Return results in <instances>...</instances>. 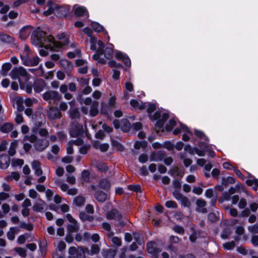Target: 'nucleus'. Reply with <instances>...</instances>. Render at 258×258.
Listing matches in <instances>:
<instances>
[{
  "label": "nucleus",
  "instance_id": "nucleus-3",
  "mask_svg": "<svg viewBox=\"0 0 258 258\" xmlns=\"http://www.w3.org/2000/svg\"><path fill=\"white\" fill-rule=\"evenodd\" d=\"M42 96L44 100L49 103H55L61 99V95L58 92L53 90H48L45 92Z\"/></svg>",
  "mask_w": 258,
  "mask_h": 258
},
{
  "label": "nucleus",
  "instance_id": "nucleus-59",
  "mask_svg": "<svg viewBox=\"0 0 258 258\" xmlns=\"http://www.w3.org/2000/svg\"><path fill=\"white\" fill-rule=\"evenodd\" d=\"M77 80L82 86H85L89 85L90 79L81 78Z\"/></svg>",
  "mask_w": 258,
  "mask_h": 258
},
{
  "label": "nucleus",
  "instance_id": "nucleus-56",
  "mask_svg": "<svg viewBox=\"0 0 258 258\" xmlns=\"http://www.w3.org/2000/svg\"><path fill=\"white\" fill-rule=\"evenodd\" d=\"M55 183L57 184L60 185V189L63 191H68L69 189V186L66 183H60V181L59 180H56Z\"/></svg>",
  "mask_w": 258,
  "mask_h": 258
},
{
  "label": "nucleus",
  "instance_id": "nucleus-20",
  "mask_svg": "<svg viewBox=\"0 0 258 258\" xmlns=\"http://www.w3.org/2000/svg\"><path fill=\"white\" fill-rule=\"evenodd\" d=\"M113 45L112 44H110L109 46L106 47L105 49H103L104 57L103 58L106 61L107 59H111L113 56Z\"/></svg>",
  "mask_w": 258,
  "mask_h": 258
},
{
  "label": "nucleus",
  "instance_id": "nucleus-16",
  "mask_svg": "<svg viewBox=\"0 0 258 258\" xmlns=\"http://www.w3.org/2000/svg\"><path fill=\"white\" fill-rule=\"evenodd\" d=\"M10 158L6 154L0 155V168L7 169L10 165Z\"/></svg>",
  "mask_w": 258,
  "mask_h": 258
},
{
  "label": "nucleus",
  "instance_id": "nucleus-37",
  "mask_svg": "<svg viewBox=\"0 0 258 258\" xmlns=\"http://www.w3.org/2000/svg\"><path fill=\"white\" fill-rule=\"evenodd\" d=\"M70 117L72 119H78L80 117V113L78 109L73 108L70 111Z\"/></svg>",
  "mask_w": 258,
  "mask_h": 258
},
{
  "label": "nucleus",
  "instance_id": "nucleus-52",
  "mask_svg": "<svg viewBox=\"0 0 258 258\" xmlns=\"http://www.w3.org/2000/svg\"><path fill=\"white\" fill-rule=\"evenodd\" d=\"M165 206L168 208L176 209L177 208V204L173 201H167L165 204Z\"/></svg>",
  "mask_w": 258,
  "mask_h": 258
},
{
  "label": "nucleus",
  "instance_id": "nucleus-23",
  "mask_svg": "<svg viewBox=\"0 0 258 258\" xmlns=\"http://www.w3.org/2000/svg\"><path fill=\"white\" fill-rule=\"evenodd\" d=\"M57 16L60 18L66 17L69 12V9L63 6H59L56 9Z\"/></svg>",
  "mask_w": 258,
  "mask_h": 258
},
{
  "label": "nucleus",
  "instance_id": "nucleus-64",
  "mask_svg": "<svg viewBox=\"0 0 258 258\" xmlns=\"http://www.w3.org/2000/svg\"><path fill=\"white\" fill-rule=\"evenodd\" d=\"M112 241L117 246H120L121 245L122 242L120 238L118 237H113L112 238Z\"/></svg>",
  "mask_w": 258,
  "mask_h": 258
},
{
  "label": "nucleus",
  "instance_id": "nucleus-19",
  "mask_svg": "<svg viewBox=\"0 0 258 258\" xmlns=\"http://www.w3.org/2000/svg\"><path fill=\"white\" fill-rule=\"evenodd\" d=\"M131 105L134 109L143 110L146 108V103L139 102L137 100L132 99L130 101Z\"/></svg>",
  "mask_w": 258,
  "mask_h": 258
},
{
  "label": "nucleus",
  "instance_id": "nucleus-49",
  "mask_svg": "<svg viewBox=\"0 0 258 258\" xmlns=\"http://www.w3.org/2000/svg\"><path fill=\"white\" fill-rule=\"evenodd\" d=\"M156 109V106L155 104L154 103H149L147 105V112L149 113V114H151ZM150 117L151 118V115H149ZM153 116H151L152 117Z\"/></svg>",
  "mask_w": 258,
  "mask_h": 258
},
{
  "label": "nucleus",
  "instance_id": "nucleus-13",
  "mask_svg": "<svg viewBox=\"0 0 258 258\" xmlns=\"http://www.w3.org/2000/svg\"><path fill=\"white\" fill-rule=\"evenodd\" d=\"M73 9L76 17H80L84 16L86 18L89 17V13L85 7L81 6L74 7Z\"/></svg>",
  "mask_w": 258,
  "mask_h": 258
},
{
  "label": "nucleus",
  "instance_id": "nucleus-22",
  "mask_svg": "<svg viewBox=\"0 0 258 258\" xmlns=\"http://www.w3.org/2000/svg\"><path fill=\"white\" fill-rule=\"evenodd\" d=\"M32 168L35 170V174L37 176H40L42 174V171L40 167V163L38 161L34 160L32 163Z\"/></svg>",
  "mask_w": 258,
  "mask_h": 258
},
{
  "label": "nucleus",
  "instance_id": "nucleus-34",
  "mask_svg": "<svg viewBox=\"0 0 258 258\" xmlns=\"http://www.w3.org/2000/svg\"><path fill=\"white\" fill-rule=\"evenodd\" d=\"M79 226L77 222L73 223L68 226V230L69 233H74L78 231Z\"/></svg>",
  "mask_w": 258,
  "mask_h": 258
},
{
  "label": "nucleus",
  "instance_id": "nucleus-18",
  "mask_svg": "<svg viewBox=\"0 0 258 258\" xmlns=\"http://www.w3.org/2000/svg\"><path fill=\"white\" fill-rule=\"evenodd\" d=\"M106 218L108 220H120L121 218V215L118 210L113 209L107 213Z\"/></svg>",
  "mask_w": 258,
  "mask_h": 258
},
{
  "label": "nucleus",
  "instance_id": "nucleus-30",
  "mask_svg": "<svg viewBox=\"0 0 258 258\" xmlns=\"http://www.w3.org/2000/svg\"><path fill=\"white\" fill-rule=\"evenodd\" d=\"M18 143L19 142L18 140H15L11 143L8 151L9 154L10 156H12L15 154L16 149L18 147Z\"/></svg>",
  "mask_w": 258,
  "mask_h": 258
},
{
  "label": "nucleus",
  "instance_id": "nucleus-39",
  "mask_svg": "<svg viewBox=\"0 0 258 258\" xmlns=\"http://www.w3.org/2000/svg\"><path fill=\"white\" fill-rule=\"evenodd\" d=\"M23 140L24 141H29L32 143H34L38 140H37V137L34 134H31L30 135H26L24 137Z\"/></svg>",
  "mask_w": 258,
  "mask_h": 258
},
{
  "label": "nucleus",
  "instance_id": "nucleus-12",
  "mask_svg": "<svg viewBox=\"0 0 258 258\" xmlns=\"http://www.w3.org/2000/svg\"><path fill=\"white\" fill-rule=\"evenodd\" d=\"M47 205L44 201L42 200L40 198H38L34 203L33 209L34 211L38 212H43Z\"/></svg>",
  "mask_w": 258,
  "mask_h": 258
},
{
  "label": "nucleus",
  "instance_id": "nucleus-36",
  "mask_svg": "<svg viewBox=\"0 0 258 258\" xmlns=\"http://www.w3.org/2000/svg\"><path fill=\"white\" fill-rule=\"evenodd\" d=\"M246 183L249 186L253 185L252 189L255 191H257L258 188V180L257 179H248L246 181Z\"/></svg>",
  "mask_w": 258,
  "mask_h": 258
},
{
  "label": "nucleus",
  "instance_id": "nucleus-10",
  "mask_svg": "<svg viewBox=\"0 0 258 258\" xmlns=\"http://www.w3.org/2000/svg\"><path fill=\"white\" fill-rule=\"evenodd\" d=\"M49 145V141L45 139H39L34 144L35 149L40 152L44 150Z\"/></svg>",
  "mask_w": 258,
  "mask_h": 258
},
{
  "label": "nucleus",
  "instance_id": "nucleus-41",
  "mask_svg": "<svg viewBox=\"0 0 258 258\" xmlns=\"http://www.w3.org/2000/svg\"><path fill=\"white\" fill-rule=\"evenodd\" d=\"M15 251L22 257H25L27 256L26 249L22 247H16Z\"/></svg>",
  "mask_w": 258,
  "mask_h": 258
},
{
  "label": "nucleus",
  "instance_id": "nucleus-4",
  "mask_svg": "<svg viewBox=\"0 0 258 258\" xmlns=\"http://www.w3.org/2000/svg\"><path fill=\"white\" fill-rule=\"evenodd\" d=\"M168 117L169 115L167 113H163L161 115L160 111H156L152 117L151 116V119L154 120H157L156 126L160 128L163 126L165 122L167 120Z\"/></svg>",
  "mask_w": 258,
  "mask_h": 258
},
{
  "label": "nucleus",
  "instance_id": "nucleus-2",
  "mask_svg": "<svg viewBox=\"0 0 258 258\" xmlns=\"http://www.w3.org/2000/svg\"><path fill=\"white\" fill-rule=\"evenodd\" d=\"M10 76L13 80H18L21 87L29 80L30 75L22 67H16L10 73Z\"/></svg>",
  "mask_w": 258,
  "mask_h": 258
},
{
  "label": "nucleus",
  "instance_id": "nucleus-40",
  "mask_svg": "<svg viewBox=\"0 0 258 258\" xmlns=\"http://www.w3.org/2000/svg\"><path fill=\"white\" fill-rule=\"evenodd\" d=\"M234 182V178L231 176L227 177V178H223L222 181V184L225 186H227L229 184H233Z\"/></svg>",
  "mask_w": 258,
  "mask_h": 258
},
{
  "label": "nucleus",
  "instance_id": "nucleus-14",
  "mask_svg": "<svg viewBox=\"0 0 258 258\" xmlns=\"http://www.w3.org/2000/svg\"><path fill=\"white\" fill-rule=\"evenodd\" d=\"M196 211L199 213H207L208 210L205 207L206 206V202L203 199H198L196 201Z\"/></svg>",
  "mask_w": 258,
  "mask_h": 258
},
{
  "label": "nucleus",
  "instance_id": "nucleus-54",
  "mask_svg": "<svg viewBox=\"0 0 258 258\" xmlns=\"http://www.w3.org/2000/svg\"><path fill=\"white\" fill-rule=\"evenodd\" d=\"M82 178L85 182H88L90 179V173L87 170H84L82 172Z\"/></svg>",
  "mask_w": 258,
  "mask_h": 258
},
{
  "label": "nucleus",
  "instance_id": "nucleus-15",
  "mask_svg": "<svg viewBox=\"0 0 258 258\" xmlns=\"http://www.w3.org/2000/svg\"><path fill=\"white\" fill-rule=\"evenodd\" d=\"M31 31L32 27L30 25L23 27L19 32L20 37L22 40L26 39L29 37Z\"/></svg>",
  "mask_w": 258,
  "mask_h": 258
},
{
  "label": "nucleus",
  "instance_id": "nucleus-9",
  "mask_svg": "<svg viewBox=\"0 0 258 258\" xmlns=\"http://www.w3.org/2000/svg\"><path fill=\"white\" fill-rule=\"evenodd\" d=\"M47 114L48 118L51 120L60 118L62 116L60 110L57 107L53 106L49 108Z\"/></svg>",
  "mask_w": 258,
  "mask_h": 258
},
{
  "label": "nucleus",
  "instance_id": "nucleus-1",
  "mask_svg": "<svg viewBox=\"0 0 258 258\" xmlns=\"http://www.w3.org/2000/svg\"><path fill=\"white\" fill-rule=\"evenodd\" d=\"M59 41L64 39L62 41H55L51 35L42 30L40 28L36 29L31 36L32 43L36 46L44 47L46 49L52 51H57L59 48L69 44V37L65 33L58 34L57 35Z\"/></svg>",
  "mask_w": 258,
  "mask_h": 258
},
{
  "label": "nucleus",
  "instance_id": "nucleus-61",
  "mask_svg": "<svg viewBox=\"0 0 258 258\" xmlns=\"http://www.w3.org/2000/svg\"><path fill=\"white\" fill-rule=\"evenodd\" d=\"M235 192V189L233 187H231L228 190V193H224L223 195V197L225 200H228L229 198V195L233 194Z\"/></svg>",
  "mask_w": 258,
  "mask_h": 258
},
{
  "label": "nucleus",
  "instance_id": "nucleus-47",
  "mask_svg": "<svg viewBox=\"0 0 258 258\" xmlns=\"http://www.w3.org/2000/svg\"><path fill=\"white\" fill-rule=\"evenodd\" d=\"M24 164V160L20 159H13L12 161V165L14 167L21 166Z\"/></svg>",
  "mask_w": 258,
  "mask_h": 258
},
{
  "label": "nucleus",
  "instance_id": "nucleus-31",
  "mask_svg": "<svg viewBox=\"0 0 258 258\" xmlns=\"http://www.w3.org/2000/svg\"><path fill=\"white\" fill-rule=\"evenodd\" d=\"M20 178V174L17 172H12L11 174L7 175L5 177V179L7 181H11L14 179L18 181Z\"/></svg>",
  "mask_w": 258,
  "mask_h": 258
},
{
  "label": "nucleus",
  "instance_id": "nucleus-42",
  "mask_svg": "<svg viewBox=\"0 0 258 258\" xmlns=\"http://www.w3.org/2000/svg\"><path fill=\"white\" fill-rule=\"evenodd\" d=\"M147 147V142L145 141H137L135 143L134 147L136 149L145 148Z\"/></svg>",
  "mask_w": 258,
  "mask_h": 258
},
{
  "label": "nucleus",
  "instance_id": "nucleus-57",
  "mask_svg": "<svg viewBox=\"0 0 258 258\" xmlns=\"http://www.w3.org/2000/svg\"><path fill=\"white\" fill-rule=\"evenodd\" d=\"M90 148L91 146L90 145L86 144L83 145L80 148V153L82 154H86Z\"/></svg>",
  "mask_w": 258,
  "mask_h": 258
},
{
  "label": "nucleus",
  "instance_id": "nucleus-17",
  "mask_svg": "<svg viewBox=\"0 0 258 258\" xmlns=\"http://www.w3.org/2000/svg\"><path fill=\"white\" fill-rule=\"evenodd\" d=\"M45 86V81L42 79H37L34 83V89L36 93L41 92Z\"/></svg>",
  "mask_w": 258,
  "mask_h": 258
},
{
  "label": "nucleus",
  "instance_id": "nucleus-8",
  "mask_svg": "<svg viewBox=\"0 0 258 258\" xmlns=\"http://www.w3.org/2000/svg\"><path fill=\"white\" fill-rule=\"evenodd\" d=\"M147 250L148 253L153 255L155 258H158L161 249L157 247V244L154 241H149L147 243Z\"/></svg>",
  "mask_w": 258,
  "mask_h": 258
},
{
  "label": "nucleus",
  "instance_id": "nucleus-43",
  "mask_svg": "<svg viewBox=\"0 0 258 258\" xmlns=\"http://www.w3.org/2000/svg\"><path fill=\"white\" fill-rule=\"evenodd\" d=\"M180 158L183 160L185 167H188L192 163V160L189 158H186L184 154H180Z\"/></svg>",
  "mask_w": 258,
  "mask_h": 258
},
{
  "label": "nucleus",
  "instance_id": "nucleus-50",
  "mask_svg": "<svg viewBox=\"0 0 258 258\" xmlns=\"http://www.w3.org/2000/svg\"><path fill=\"white\" fill-rule=\"evenodd\" d=\"M195 134L197 137L201 139L208 141V138L207 136H206V135L204 134L203 132L200 131L195 130Z\"/></svg>",
  "mask_w": 258,
  "mask_h": 258
},
{
  "label": "nucleus",
  "instance_id": "nucleus-24",
  "mask_svg": "<svg viewBox=\"0 0 258 258\" xmlns=\"http://www.w3.org/2000/svg\"><path fill=\"white\" fill-rule=\"evenodd\" d=\"M13 124L10 122L5 123L0 125V131L3 133H8L12 131L13 129Z\"/></svg>",
  "mask_w": 258,
  "mask_h": 258
},
{
  "label": "nucleus",
  "instance_id": "nucleus-25",
  "mask_svg": "<svg viewBox=\"0 0 258 258\" xmlns=\"http://www.w3.org/2000/svg\"><path fill=\"white\" fill-rule=\"evenodd\" d=\"M121 129L123 132H127L131 128V123L127 119H122L120 120Z\"/></svg>",
  "mask_w": 258,
  "mask_h": 258
},
{
  "label": "nucleus",
  "instance_id": "nucleus-26",
  "mask_svg": "<svg viewBox=\"0 0 258 258\" xmlns=\"http://www.w3.org/2000/svg\"><path fill=\"white\" fill-rule=\"evenodd\" d=\"M99 186L100 188L108 190L110 187V183L109 181L107 179H102L99 181Z\"/></svg>",
  "mask_w": 258,
  "mask_h": 258
},
{
  "label": "nucleus",
  "instance_id": "nucleus-45",
  "mask_svg": "<svg viewBox=\"0 0 258 258\" xmlns=\"http://www.w3.org/2000/svg\"><path fill=\"white\" fill-rule=\"evenodd\" d=\"M179 201H180L181 205L184 207H189L191 205L189 199L185 196H183Z\"/></svg>",
  "mask_w": 258,
  "mask_h": 258
},
{
  "label": "nucleus",
  "instance_id": "nucleus-27",
  "mask_svg": "<svg viewBox=\"0 0 258 258\" xmlns=\"http://www.w3.org/2000/svg\"><path fill=\"white\" fill-rule=\"evenodd\" d=\"M85 203V198L81 196L76 197L73 201V204L77 207L83 206Z\"/></svg>",
  "mask_w": 258,
  "mask_h": 258
},
{
  "label": "nucleus",
  "instance_id": "nucleus-55",
  "mask_svg": "<svg viewBox=\"0 0 258 258\" xmlns=\"http://www.w3.org/2000/svg\"><path fill=\"white\" fill-rule=\"evenodd\" d=\"M77 258H84L85 256V249L83 247H78V251L77 253Z\"/></svg>",
  "mask_w": 258,
  "mask_h": 258
},
{
  "label": "nucleus",
  "instance_id": "nucleus-51",
  "mask_svg": "<svg viewBox=\"0 0 258 258\" xmlns=\"http://www.w3.org/2000/svg\"><path fill=\"white\" fill-rule=\"evenodd\" d=\"M100 248L97 244H93L92 245L89 254L92 255L97 254L99 252Z\"/></svg>",
  "mask_w": 258,
  "mask_h": 258
},
{
  "label": "nucleus",
  "instance_id": "nucleus-29",
  "mask_svg": "<svg viewBox=\"0 0 258 258\" xmlns=\"http://www.w3.org/2000/svg\"><path fill=\"white\" fill-rule=\"evenodd\" d=\"M93 146L95 149H99L102 152L107 151L109 147L107 143L100 144L99 143H95Z\"/></svg>",
  "mask_w": 258,
  "mask_h": 258
},
{
  "label": "nucleus",
  "instance_id": "nucleus-48",
  "mask_svg": "<svg viewBox=\"0 0 258 258\" xmlns=\"http://www.w3.org/2000/svg\"><path fill=\"white\" fill-rule=\"evenodd\" d=\"M20 227L21 228H24L29 231H31L33 229V226L31 223H26L24 222H22L20 223Z\"/></svg>",
  "mask_w": 258,
  "mask_h": 258
},
{
  "label": "nucleus",
  "instance_id": "nucleus-32",
  "mask_svg": "<svg viewBox=\"0 0 258 258\" xmlns=\"http://www.w3.org/2000/svg\"><path fill=\"white\" fill-rule=\"evenodd\" d=\"M98 104H99V103L97 101H94L92 103V104L91 105V109L90 111V113L91 116H95L98 114V110L97 108L98 106Z\"/></svg>",
  "mask_w": 258,
  "mask_h": 258
},
{
  "label": "nucleus",
  "instance_id": "nucleus-5",
  "mask_svg": "<svg viewBox=\"0 0 258 258\" xmlns=\"http://www.w3.org/2000/svg\"><path fill=\"white\" fill-rule=\"evenodd\" d=\"M98 48L96 51V53L93 55V59L97 60L98 62L104 64L106 63V60L102 57L103 53V48H104V44L103 42L99 40L97 42Z\"/></svg>",
  "mask_w": 258,
  "mask_h": 258
},
{
  "label": "nucleus",
  "instance_id": "nucleus-62",
  "mask_svg": "<svg viewBox=\"0 0 258 258\" xmlns=\"http://www.w3.org/2000/svg\"><path fill=\"white\" fill-rule=\"evenodd\" d=\"M230 234L231 231L229 229H224L221 234V237L222 239H226L228 238Z\"/></svg>",
  "mask_w": 258,
  "mask_h": 258
},
{
  "label": "nucleus",
  "instance_id": "nucleus-63",
  "mask_svg": "<svg viewBox=\"0 0 258 258\" xmlns=\"http://www.w3.org/2000/svg\"><path fill=\"white\" fill-rule=\"evenodd\" d=\"M112 144L113 147H116L119 151H122L124 150L123 146L118 142L113 141Z\"/></svg>",
  "mask_w": 258,
  "mask_h": 258
},
{
  "label": "nucleus",
  "instance_id": "nucleus-35",
  "mask_svg": "<svg viewBox=\"0 0 258 258\" xmlns=\"http://www.w3.org/2000/svg\"><path fill=\"white\" fill-rule=\"evenodd\" d=\"M0 41L11 43L13 41V38L7 34L0 33Z\"/></svg>",
  "mask_w": 258,
  "mask_h": 258
},
{
  "label": "nucleus",
  "instance_id": "nucleus-6",
  "mask_svg": "<svg viewBox=\"0 0 258 258\" xmlns=\"http://www.w3.org/2000/svg\"><path fill=\"white\" fill-rule=\"evenodd\" d=\"M21 58L23 61V63L27 66H36L39 61L40 58L38 56L31 57L29 55H21Z\"/></svg>",
  "mask_w": 258,
  "mask_h": 258
},
{
  "label": "nucleus",
  "instance_id": "nucleus-21",
  "mask_svg": "<svg viewBox=\"0 0 258 258\" xmlns=\"http://www.w3.org/2000/svg\"><path fill=\"white\" fill-rule=\"evenodd\" d=\"M95 199L100 203H104L107 199V194L101 190H97L94 194Z\"/></svg>",
  "mask_w": 258,
  "mask_h": 258
},
{
  "label": "nucleus",
  "instance_id": "nucleus-53",
  "mask_svg": "<svg viewBox=\"0 0 258 258\" xmlns=\"http://www.w3.org/2000/svg\"><path fill=\"white\" fill-rule=\"evenodd\" d=\"M83 32L85 34H87L88 36L90 37L91 42H93V41L95 40V38L92 36V30L91 28L86 27L84 29Z\"/></svg>",
  "mask_w": 258,
  "mask_h": 258
},
{
  "label": "nucleus",
  "instance_id": "nucleus-60",
  "mask_svg": "<svg viewBox=\"0 0 258 258\" xmlns=\"http://www.w3.org/2000/svg\"><path fill=\"white\" fill-rule=\"evenodd\" d=\"M128 189L130 190L134 191H141V187L140 185H129L128 186Z\"/></svg>",
  "mask_w": 258,
  "mask_h": 258
},
{
  "label": "nucleus",
  "instance_id": "nucleus-33",
  "mask_svg": "<svg viewBox=\"0 0 258 258\" xmlns=\"http://www.w3.org/2000/svg\"><path fill=\"white\" fill-rule=\"evenodd\" d=\"M12 68V64L10 62L5 63L2 66V69L1 71V74L3 76H6L8 72Z\"/></svg>",
  "mask_w": 258,
  "mask_h": 258
},
{
  "label": "nucleus",
  "instance_id": "nucleus-46",
  "mask_svg": "<svg viewBox=\"0 0 258 258\" xmlns=\"http://www.w3.org/2000/svg\"><path fill=\"white\" fill-rule=\"evenodd\" d=\"M98 170L101 172H105L108 170V167L104 163H99L97 165Z\"/></svg>",
  "mask_w": 258,
  "mask_h": 258
},
{
  "label": "nucleus",
  "instance_id": "nucleus-7",
  "mask_svg": "<svg viewBox=\"0 0 258 258\" xmlns=\"http://www.w3.org/2000/svg\"><path fill=\"white\" fill-rule=\"evenodd\" d=\"M84 133L83 127L77 122L74 121L72 122L70 135L72 137H76Z\"/></svg>",
  "mask_w": 258,
  "mask_h": 258
},
{
  "label": "nucleus",
  "instance_id": "nucleus-28",
  "mask_svg": "<svg viewBox=\"0 0 258 258\" xmlns=\"http://www.w3.org/2000/svg\"><path fill=\"white\" fill-rule=\"evenodd\" d=\"M19 231L18 228L17 227H11L10 228V230L7 232V235L8 238L10 240H13L15 239V235L16 233L18 232Z\"/></svg>",
  "mask_w": 258,
  "mask_h": 258
},
{
  "label": "nucleus",
  "instance_id": "nucleus-44",
  "mask_svg": "<svg viewBox=\"0 0 258 258\" xmlns=\"http://www.w3.org/2000/svg\"><path fill=\"white\" fill-rule=\"evenodd\" d=\"M235 246V243L234 241L226 242L223 244V248L226 250L232 249L234 248Z\"/></svg>",
  "mask_w": 258,
  "mask_h": 258
},
{
  "label": "nucleus",
  "instance_id": "nucleus-11",
  "mask_svg": "<svg viewBox=\"0 0 258 258\" xmlns=\"http://www.w3.org/2000/svg\"><path fill=\"white\" fill-rule=\"evenodd\" d=\"M60 66L63 68L68 76H71L73 69V64L67 59H61L59 61Z\"/></svg>",
  "mask_w": 258,
  "mask_h": 258
},
{
  "label": "nucleus",
  "instance_id": "nucleus-38",
  "mask_svg": "<svg viewBox=\"0 0 258 258\" xmlns=\"http://www.w3.org/2000/svg\"><path fill=\"white\" fill-rule=\"evenodd\" d=\"M91 26L93 29L97 32H100L104 31V28L100 24L97 22H92L91 23Z\"/></svg>",
  "mask_w": 258,
  "mask_h": 258
},
{
  "label": "nucleus",
  "instance_id": "nucleus-58",
  "mask_svg": "<svg viewBox=\"0 0 258 258\" xmlns=\"http://www.w3.org/2000/svg\"><path fill=\"white\" fill-rule=\"evenodd\" d=\"M175 125L176 121L174 119H170L166 125V128L168 131H171Z\"/></svg>",
  "mask_w": 258,
  "mask_h": 258
}]
</instances>
